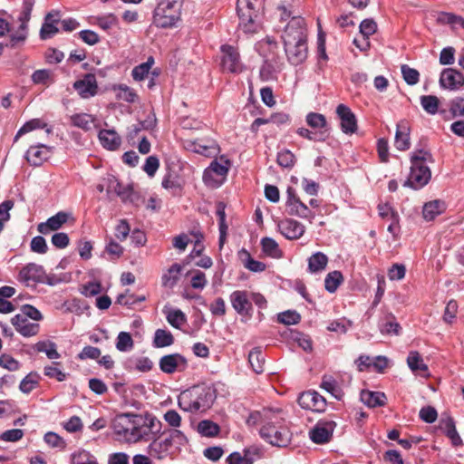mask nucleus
Returning a JSON list of instances; mask_svg holds the SVG:
<instances>
[{"label": "nucleus", "instance_id": "f257e3e1", "mask_svg": "<svg viewBox=\"0 0 464 464\" xmlns=\"http://www.w3.org/2000/svg\"><path fill=\"white\" fill-rule=\"evenodd\" d=\"M246 422L248 426L260 425V437L272 446L286 447L291 441L292 434L280 409L254 411L249 413Z\"/></svg>", "mask_w": 464, "mask_h": 464}, {"label": "nucleus", "instance_id": "f03ea898", "mask_svg": "<svg viewBox=\"0 0 464 464\" xmlns=\"http://www.w3.org/2000/svg\"><path fill=\"white\" fill-rule=\"evenodd\" d=\"M432 162L433 158L429 150H415L411 157V172L404 186L419 189L427 185L431 178V171L427 164Z\"/></svg>", "mask_w": 464, "mask_h": 464}, {"label": "nucleus", "instance_id": "7ed1b4c3", "mask_svg": "<svg viewBox=\"0 0 464 464\" xmlns=\"http://www.w3.org/2000/svg\"><path fill=\"white\" fill-rule=\"evenodd\" d=\"M216 399V392L210 386H197L179 396V406L185 411H205Z\"/></svg>", "mask_w": 464, "mask_h": 464}, {"label": "nucleus", "instance_id": "20e7f679", "mask_svg": "<svg viewBox=\"0 0 464 464\" xmlns=\"http://www.w3.org/2000/svg\"><path fill=\"white\" fill-rule=\"evenodd\" d=\"M303 20L293 18L285 27L283 40L288 58H306L307 56V44L303 32Z\"/></svg>", "mask_w": 464, "mask_h": 464}, {"label": "nucleus", "instance_id": "39448f33", "mask_svg": "<svg viewBox=\"0 0 464 464\" xmlns=\"http://www.w3.org/2000/svg\"><path fill=\"white\" fill-rule=\"evenodd\" d=\"M139 414L121 413L115 416L111 429L119 440L135 444Z\"/></svg>", "mask_w": 464, "mask_h": 464}, {"label": "nucleus", "instance_id": "423d86ee", "mask_svg": "<svg viewBox=\"0 0 464 464\" xmlns=\"http://www.w3.org/2000/svg\"><path fill=\"white\" fill-rule=\"evenodd\" d=\"M135 443L150 442L164 431L161 421L151 414H139Z\"/></svg>", "mask_w": 464, "mask_h": 464}, {"label": "nucleus", "instance_id": "0eeeda50", "mask_svg": "<svg viewBox=\"0 0 464 464\" xmlns=\"http://www.w3.org/2000/svg\"><path fill=\"white\" fill-rule=\"evenodd\" d=\"M35 0H24L23 8L18 17L20 25L17 30L11 33L9 44L14 48L22 47L28 36V22L31 18V13Z\"/></svg>", "mask_w": 464, "mask_h": 464}, {"label": "nucleus", "instance_id": "6e6552de", "mask_svg": "<svg viewBox=\"0 0 464 464\" xmlns=\"http://www.w3.org/2000/svg\"><path fill=\"white\" fill-rule=\"evenodd\" d=\"M181 8L179 4L169 0L160 2L154 11V23L162 28L172 27L180 19Z\"/></svg>", "mask_w": 464, "mask_h": 464}, {"label": "nucleus", "instance_id": "1a4fd4ad", "mask_svg": "<svg viewBox=\"0 0 464 464\" xmlns=\"http://www.w3.org/2000/svg\"><path fill=\"white\" fill-rule=\"evenodd\" d=\"M286 195L287 198L285 206L287 213L292 216H297L301 218L308 219L309 222L312 223L315 218V215L304 203L300 200L295 192V189L292 187H288Z\"/></svg>", "mask_w": 464, "mask_h": 464}, {"label": "nucleus", "instance_id": "9d476101", "mask_svg": "<svg viewBox=\"0 0 464 464\" xmlns=\"http://www.w3.org/2000/svg\"><path fill=\"white\" fill-rule=\"evenodd\" d=\"M230 166L228 160L220 158V160H213L210 165L205 169L203 173V180L207 185L218 186L221 183V180H218L217 178L224 179L227 176Z\"/></svg>", "mask_w": 464, "mask_h": 464}, {"label": "nucleus", "instance_id": "9b49d317", "mask_svg": "<svg viewBox=\"0 0 464 464\" xmlns=\"http://www.w3.org/2000/svg\"><path fill=\"white\" fill-rule=\"evenodd\" d=\"M183 147L189 151L210 157L218 151L217 141L210 138L197 140L186 139L182 140Z\"/></svg>", "mask_w": 464, "mask_h": 464}, {"label": "nucleus", "instance_id": "f8f14e48", "mask_svg": "<svg viewBox=\"0 0 464 464\" xmlns=\"http://www.w3.org/2000/svg\"><path fill=\"white\" fill-rule=\"evenodd\" d=\"M171 450L169 440L163 431L149 443L147 453L152 459L163 460L171 456Z\"/></svg>", "mask_w": 464, "mask_h": 464}, {"label": "nucleus", "instance_id": "ddd939ff", "mask_svg": "<svg viewBox=\"0 0 464 464\" xmlns=\"http://www.w3.org/2000/svg\"><path fill=\"white\" fill-rule=\"evenodd\" d=\"M297 401L303 409L313 411L322 412L326 409V400L315 391L302 392Z\"/></svg>", "mask_w": 464, "mask_h": 464}, {"label": "nucleus", "instance_id": "4468645a", "mask_svg": "<svg viewBox=\"0 0 464 464\" xmlns=\"http://www.w3.org/2000/svg\"><path fill=\"white\" fill-rule=\"evenodd\" d=\"M336 424L333 420H320L309 431V437L316 444H324L330 440Z\"/></svg>", "mask_w": 464, "mask_h": 464}, {"label": "nucleus", "instance_id": "2eb2a0df", "mask_svg": "<svg viewBox=\"0 0 464 464\" xmlns=\"http://www.w3.org/2000/svg\"><path fill=\"white\" fill-rule=\"evenodd\" d=\"M336 114L340 119L341 130L345 134H353L357 130V119L352 110L345 104L336 107Z\"/></svg>", "mask_w": 464, "mask_h": 464}, {"label": "nucleus", "instance_id": "dca6fc26", "mask_svg": "<svg viewBox=\"0 0 464 464\" xmlns=\"http://www.w3.org/2000/svg\"><path fill=\"white\" fill-rule=\"evenodd\" d=\"M53 153V147L37 143L30 146L25 153V159L32 166H41Z\"/></svg>", "mask_w": 464, "mask_h": 464}, {"label": "nucleus", "instance_id": "f3484780", "mask_svg": "<svg viewBox=\"0 0 464 464\" xmlns=\"http://www.w3.org/2000/svg\"><path fill=\"white\" fill-rule=\"evenodd\" d=\"M160 370L168 374H171L177 371L181 372L187 368V359L179 353H171L164 355L159 362Z\"/></svg>", "mask_w": 464, "mask_h": 464}, {"label": "nucleus", "instance_id": "a211bd4d", "mask_svg": "<svg viewBox=\"0 0 464 464\" xmlns=\"http://www.w3.org/2000/svg\"><path fill=\"white\" fill-rule=\"evenodd\" d=\"M277 228L285 238L290 240L300 238L305 231V227L302 223L292 218H285L278 221Z\"/></svg>", "mask_w": 464, "mask_h": 464}, {"label": "nucleus", "instance_id": "6ab92c4d", "mask_svg": "<svg viewBox=\"0 0 464 464\" xmlns=\"http://www.w3.org/2000/svg\"><path fill=\"white\" fill-rule=\"evenodd\" d=\"M239 17V27L246 34L256 33L259 28V17L262 11L239 10L237 9Z\"/></svg>", "mask_w": 464, "mask_h": 464}, {"label": "nucleus", "instance_id": "aec40b11", "mask_svg": "<svg viewBox=\"0 0 464 464\" xmlns=\"http://www.w3.org/2000/svg\"><path fill=\"white\" fill-rule=\"evenodd\" d=\"M73 88L82 99H89L93 97L96 95L98 91V84L95 75L92 73L85 74L83 78L74 82Z\"/></svg>", "mask_w": 464, "mask_h": 464}, {"label": "nucleus", "instance_id": "412c9836", "mask_svg": "<svg viewBox=\"0 0 464 464\" xmlns=\"http://www.w3.org/2000/svg\"><path fill=\"white\" fill-rule=\"evenodd\" d=\"M230 302L233 308L241 315H249L252 311V304L246 291L237 290L230 295Z\"/></svg>", "mask_w": 464, "mask_h": 464}, {"label": "nucleus", "instance_id": "4be33fe9", "mask_svg": "<svg viewBox=\"0 0 464 464\" xmlns=\"http://www.w3.org/2000/svg\"><path fill=\"white\" fill-rule=\"evenodd\" d=\"M440 85L447 89H458L464 83V77L460 72L453 68L444 69L440 78Z\"/></svg>", "mask_w": 464, "mask_h": 464}, {"label": "nucleus", "instance_id": "5701e85b", "mask_svg": "<svg viewBox=\"0 0 464 464\" xmlns=\"http://www.w3.org/2000/svg\"><path fill=\"white\" fill-rule=\"evenodd\" d=\"M11 322L15 330L24 337L37 334L40 329L38 324L29 322L24 315L16 314L12 318Z\"/></svg>", "mask_w": 464, "mask_h": 464}, {"label": "nucleus", "instance_id": "b1692460", "mask_svg": "<svg viewBox=\"0 0 464 464\" xmlns=\"http://www.w3.org/2000/svg\"><path fill=\"white\" fill-rule=\"evenodd\" d=\"M68 218L69 216L67 213L60 211L56 215L49 218L45 222L38 224L37 230L43 235H47L52 231H56L67 222Z\"/></svg>", "mask_w": 464, "mask_h": 464}, {"label": "nucleus", "instance_id": "393cba45", "mask_svg": "<svg viewBox=\"0 0 464 464\" xmlns=\"http://www.w3.org/2000/svg\"><path fill=\"white\" fill-rule=\"evenodd\" d=\"M60 22L59 14L49 13L40 30V37L43 40L50 39L59 32L57 24Z\"/></svg>", "mask_w": 464, "mask_h": 464}, {"label": "nucleus", "instance_id": "a878e982", "mask_svg": "<svg viewBox=\"0 0 464 464\" xmlns=\"http://www.w3.org/2000/svg\"><path fill=\"white\" fill-rule=\"evenodd\" d=\"M290 117L285 112L273 113L269 118H256L250 126V130L254 134L258 132L259 127L264 124L274 123L278 126L287 124Z\"/></svg>", "mask_w": 464, "mask_h": 464}, {"label": "nucleus", "instance_id": "bb28decb", "mask_svg": "<svg viewBox=\"0 0 464 464\" xmlns=\"http://www.w3.org/2000/svg\"><path fill=\"white\" fill-rule=\"evenodd\" d=\"M407 364L411 371L421 377L430 375L428 365L423 362L421 355L417 351L410 352L407 358Z\"/></svg>", "mask_w": 464, "mask_h": 464}, {"label": "nucleus", "instance_id": "cd10ccee", "mask_svg": "<svg viewBox=\"0 0 464 464\" xmlns=\"http://www.w3.org/2000/svg\"><path fill=\"white\" fill-rule=\"evenodd\" d=\"M98 138L102 146L108 150H116L121 144V139L114 130H102Z\"/></svg>", "mask_w": 464, "mask_h": 464}, {"label": "nucleus", "instance_id": "c85d7f7f", "mask_svg": "<svg viewBox=\"0 0 464 464\" xmlns=\"http://www.w3.org/2000/svg\"><path fill=\"white\" fill-rule=\"evenodd\" d=\"M20 278L25 282H44V271L42 266L30 263L20 271Z\"/></svg>", "mask_w": 464, "mask_h": 464}, {"label": "nucleus", "instance_id": "c756f323", "mask_svg": "<svg viewBox=\"0 0 464 464\" xmlns=\"http://www.w3.org/2000/svg\"><path fill=\"white\" fill-rule=\"evenodd\" d=\"M376 30L377 24L372 19H364L360 24V33L362 36V43L361 44L358 39H354L353 43L359 49L364 50L369 45L367 41L368 37L373 34Z\"/></svg>", "mask_w": 464, "mask_h": 464}, {"label": "nucleus", "instance_id": "7c9ffc66", "mask_svg": "<svg viewBox=\"0 0 464 464\" xmlns=\"http://www.w3.org/2000/svg\"><path fill=\"white\" fill-rule=\"evenodd\" d=\"M306 124L316 130V132L324 131V135H329L328 123L324 115L318 112H309L305 116Z\"/></svg>", "mask_w": 464, "mask_h": 464}, {"label": "nucleus", "instance_id": "2f4dec72", "mask_svg": "<svg viewBox=\"0 0 464 464\" xmlns=\"http://www.w3.org/2000/svg\"><path fill=\"white\" fill-rule=\"evenodd\" d=\"M183 266L178 263L173 264L166 273L162 275L161 282L164 287L173 288L179 280Z\"/></svg>", "mask_w": 464, "mask_h": 464}, {"label": "nucleus", "instance_id": "473e14b6", "mask_svg": "<svg viewBox=\"0 0 464 464\" xmlns=\"http://www.w3.org/2000/svg\"><path fill=\"white\" fill-rule=\"evenodd\" d=\"M410 133L409 128L405 122H400L397 125V130L395 134V147L399 150H407L410 149Z\"/></svg>", "mask_w": 464, "mask_h": 464}, {"label": "nucleus", "instance_id": "72a5a7b5", "mask_svg": "<svg viewBox=\"0 0 464 464\" xmlns=\"http://www.w3.org/2000/svg\"><path fill=\"white\" fill-rule=\"evenodd\" d=\"M361 401L368 407H378L385 404L386 396L383 392L362 391L361 392Z\"/></svg>", "mask_w": 464, "mask_h": 464}, {"label": "nucleus", "instance_id": "f704fd0d", "mask_svg": "<svg viewBox=\"0 0 464 464\" xmlns=\"http://www.w3.org/2000/svg\"><path fill=\"white\" fill-rule=\"evenodd\" d=\"M277 44L270 37L259 41L256 45V52L264 58L277 56Z\"/></svg>", "mask_w": 464, "mask_h": 464}, {"label": "nucleus", "instance_id": "c9c22d12", "mask_svg": "<svg viewBox=\"0 0 464 464\" xmlns=\"http://www.w3.org/2000/svg\"><path fill=\"white\" fill-rule=\"evenodd\" d=\"M71 123L85 131L95 127V118L88 113H76L71 116Z\"/></svg>", "mask_w": 464, "mask_h": 464}, {"label": "nucleus", "instance_id": "e433bc0d", "mask_svg": "<svg viewBox=\"0 0 464 464\" xmlns=\"http://www.w3.org/2000/svg\"><path fill=\"white\" fill-rule=\"evenodd\" d=\"M437 21L440 24L450 25L453 30H464V18L452 13H440L437 16Z\"/></svg>", "mask_w": 464, "mask_h": 464}, {"label": "nucleus", "instance_id": "4c0bfd02", "mask_svg": "<svg viewBox=\"0 0 464 464\" xmlns=\"http://www.w3.org/2000/svg\"><path fill=\"white\" fill-rule=\"evenodd\" d=\"M328 257L323 252H316L308 258V270L311 273H318L325 269Z\"/></svg>", "mask_w": 464, "mask_h": 464}, {"label": "nucleus", "instance_id": "58836bf2", "mask_svg": "<svg viewBox=\"0 0 464 464\" xmlns=\"http://www.w3.org/2000/svg\"><path fill=\"white\" fill-rule=\"evenodd\" d=\"M248 362L256 373H262L265 371V356L259 347H255L248 354Z\"/></svg>", "mask_w": 464, "mask_h": 464}, {"label": "nucleus", "instance_id": "ea45409f", "mask_svg": "<svg viewBox=\"0 0 464 464\" xmlns=\"http://www.w3.org/2000/svg\"><path fill=\"white\" fill-rule=\"evenodd\" d=\"M261 246L263 252L269 257L277 259L281 258L283 256V252L277 242L272 237H263L261 239Z\"/></svg>", "mask_w": 464, "mask_h": 464}, {"label": "nucleus", "instance_id": "a19ab883", "mask_svg": "<svg viewBox=\"0 0 464 464\" xmlns=\"http://www.w3.org/2000/svg\"><path fill=\"white\" fill-rule=\"evenodd\" d=\"M118 23L117 17L113 14L97 15L91 17V24L98 25L101 29L108 31Z\"/></svg>", "mask_w": 464, "mask_h": 464}, {"label": "nucleus", "instance_id": "79ce46f5", "mask_svg": "<svg viewBox=\"0 0 464 464\" xmlns=\"http://www.w3.org/2000/svg\"><path fill=\"white\" fill-rule=\"evenodd\" d=\"M109 188L113 189L123 202H134V199L138 198L130 188L123 187L118 180L111 182Z\"/></svg>", "mask_w": 464, "mask_h": 464}, {"label": "nucleus", "instance_id": "37998d69", "mask_svg": "<svg viewBox=\"0 0 464 464\" xmlns=\"http://www.w3.org/2000/svg\"><path fill=\"white\" fill-rule=\"evenodd\" d=\"M444 204L440 200L428 202L424 205L422 215L425 220L431 221L443 211Z\"/></svg>", "mask_w": 464, "mask_h": 464}, {"label": "nucleus", "instance_id": "c03bdc74", "mask_svg": "<svg viewBox=\"0 0 464 464\" xmlns=\"http://www.w3.org/2000/svg\"><path fill=\"white\" fill-rule=\"evenodd\" d=\"M239 256L245 267L248 270L252 272H262L266 269V265L260 261L253 259L247 250L242 249L239 252Z\"/></svg>", "mask_w": 464, "mask_h": 464}, {"label": "nucleus", "instance_id": "a18cd8bd", "mask_svg": "<svg viewBox=\"0 0 464 464\" xmlns=\"http://www.w3.org/2000/svg\"><path fill=\"white\" fill-rule=\"evenodd\" d=\"M280 71L276 60H265L260 69V77L264 81H269L276 78L277 72Z\"/></svg>", "mask_w": 464, "mask_h": 464}, {"label": "nucleus", "instance_id": "49530a36", "mask_svg": "<svg viewBox=\"0 0 464 464\" xmlns=\"http://www.w3.org/2000/svg\"><path fill=\"white\" fill-rule=\"evenodd\" d=\"M174 343V337L169 331L158 329L155 332L153 345L157 348H162L171 345Z\"/></svg>", "mask_w": 464, "mask_h": 464}, {"label": "nucleus", "instance_id": "de8ad7c7", "mask_svg": "<svg viewBox=\"0 0 464 464\" xmlns=\"http://www.w3.org/2000/svg\"><path fill=\"white\" fill-rule=\"evenodd\" d=\"M343 282V274L340 271L335 270L326 275L324 279V287L329 293H334Z\"/></svg>", "mask_w": 464, "mask_h": 464}, {"label": "nucleus", "instance_id": "09e8293b", "mask_svg": "<svg viewBox=\"0 0 464 464\" xmlns=\"http://www.w3.org/2000/svg\"><path fill=\"white\" fill-rule=\"evenodd\" d=\"M35 350L39 353H44L51 359H59L60 353L57 352L56 344L51 341H42L35 344Z\"/></svg>", "mask_w": 464, "mask_h": 464}, {"label": "nucleus", "instance_id": "8fccbe9b", "mask_svg": "<svg viewBox=\"0 0 464 464\" xmlns=\"http://www.w3.org/2000/svg\"><path fill=\"white\" fill-rule=\"evenodd\" d=\"M39 375L36 372L28 373L20 382L19 390L25 394L30 393L39 384Z\"/></svg>", "mask_w": 464, "mask_h": 464}, {"label": "nucleus", "instance_id": "3c124183", "mask_svg": "<svg viewBox=\"0 0 464 464\" xmlns=\"http://www.w3.org/2000/svg\"><path fill=\"white\" fill-rule=\"evenodd\" d=\"M321 387L331 393L334 398L341 399L342 390L337 381L332 376H324L321 383Z\"/></svg>", "mask_w": 464, "mask_h": 464}, {"label": "nucleus", "instance_id": "603ef678", "mask_svg": "<svg viewBox=\"0 0 464 464\" xmlns=\"http://www.w3.org/2000/svg\"><path fill=\"white\" fill-rule=\"evenodd\" d=\"M220 430L219 426L212 420H204L198 424V431L205 437H215Z\"/></svg>", "mask_w": 464, "mask_h": 464}, {"label": "nucleus", "instance_id": "864d4df0", "mask_svg": "<svg viewBox=\"0 0 464 464\" xmlns=\"http://www.w3.org/2000/svg\"><path fill=\"white\" fill-rule=\"evenodd\" d=\"M164 433L169 440L171 448L176 445L177 447L185 446L188 443V438L179 430H164Z\"/></svg>", "mask_w": 464, "mask_h": 464}, {"label": "nucleus", "instance_id": "5fc2aeb1", "mask_svg": "<svg viewBox=\"0 0 464 464\" xmlns=\"http://www.w3.org/2000/svg\"><path fill=\"white\" fill-rule=\"evenodd\" d=\"M167 321L174 328L180 329V327L186 324L187 318L185 314L179 310H169L167 313Z\"/></svg>", "mask_w": 464, "mask_h": 464}, {"label": "nucleus", "instance_id": "6e6d98bb", "mask_svg": "<svg viewBox=\"0 0 464 464\" xmlns=\"http://www.w3.org/2000/svg\"><path fill=\"white\" fill-rule=\"evenodd\" d=\"M144 300V295H135L134 294L130 293L129 290H126L124 294H121L117 296L116 303L121 305L130 307L137 303L143 302Z\"/></svg>", "mask_w": 464, "mask_h": 464}, {"label": "nucleus", "instance_id": "4d7b16f0", "mask_svg": "<svg viewBox=\"0 0 464 464\" xmlns=\"http://www.w3.org/2000/svg\"><path fill=\"white\" fill-rule=\"evenodd\" d=\"M134 343L131 335L127 332H121L117 336L116 348L120 352H128L133 348Z\"/></svg>", "mask_w": 464, "mask_h": 464}, {"label": "nucleus", "instance_id": "13d9d810", "mask_svg": "<svg viewBox=\"0 0 464 464\" xmlns=\"http://www.w3.org/2000/svg\"><path fill=\"white\" fill-rule=\"evenodd\" d=\"M420 104L426 112L433 115L438 111L439 99L433 95H424L420 97Z\"/></svg>", "mask_w": 464, "mask_h": 464}, {"label": "nucleus", "instance_id": "bf43d9fd", "mask_svg": "<svg viewBox=\"0 0 464 464\" xmlns=\"http://www.w3.org/2000/svg\"><path fill=\"white\" fill-rule=\"evenodd\" d=\"M154 63V60H147L146 63H143L132 70V77L136 81H142L149 74L150 70L151 69Z\"/></svg>", "mask_w": 464, "mask_h": 464}, {"label": "nucleus", "instance_id": "052dcab7", "mask_svg": "<svg viewBox=\"0 0 464 464\" xmlns=\"http://www.w3.org/2000/svg\"><path fill=\"white\" fill-rule=\"evenodd\" d=\"M113 90L118 91L116 96L119 100H122L127 102H134L137 95L134 91L127 85L120 84L118 86H114Z\"/></svg>", "mask_w": 464, "mask_h": 464}, {"label": "nucleus", "instance_id": "680f3d73", "mask_svg": "<svg viewBox=\"0 0 464 464\" xmlns=\"http://www.w3.org/2000/svg\"><path fill=\"white\" fill-rule=\"evenodd\" d=\"M277 320L283 324L291 325L298 324L301 320V316L295 311L287 310L278 314Z\"/></svg>", "mask_w": 464, "mask_h": 464}, {"label": "nucleus", "instance_id": "e2e57ef3", "mask_svg": "<svg viewBox=\"0 0 464 464\" xmlns=\"http://www.w3.org/2000/svg\"><path fill=\"white\" fill-rule=\"evenodd\" d=\"M219 66L224 72L240 73L244 70L240 60H221Z\"/></svg>", "mask_w": 464, "mask_h": 464}, {"label": "nucleus", "instance_id": "0e129e2a", "mask_svg": "<svg viewBox=\"0 0 464 464\" xmlns=\"http://www.w3.org/2000/svg\"><path fill=\"white\" fill-rule=\"evenodd\" d=\"M296 133L300 137L313 141H324L327 138V135H324V131L313 132L312 130L304 127L298 128Z\"/></svg>", "mask_w": 464, "mask_h": 464}, {"label": "nucleus", "instance_id": "69168bd1", "mask_svg": "<svg viewBox=\"0 0 464 464\" xmlns=\"http://www.w3.org/2000/svg\"><path fill=\"white\" fill-rule=\"evenodd\" d=\"M295 162V157L289 150H284L277 154V163L283 167L291 169Z\"/></svg>", "mask_w": 464, "mask_h": 464}, {"label": "nucleus", "instance_id": "338daca9", "mask_svg": "<svg viewBox=\"0 0 464 464\" xmlns=\"http://www.w3.org/2000/svg\"><path fill=\"white\" fill-rule=\"evenodd\" d=\"M44 440L52 448H58L63 450L66 446V443L63 440V439L60 437L57 433L52 431H49L44 435Z\"/></svg>", "mask_w": 464, "mask_h": 464}, {"label": "nucleus", "instance_id": "774afa93", "mask_svg": "<svg viewBox=\"0 0 464 464\" xmlns=\"http://www.w3.org/2000/svg\"><path fill=\"white\" fill-rule=\"evenodd\" d=\"M401 73L404 81L410 85L416 84L420 80L419 72L409 67L408 65H401Z\"/></svg>", "mask_w": 464, "mask_h": 464}]
</instances>
